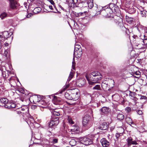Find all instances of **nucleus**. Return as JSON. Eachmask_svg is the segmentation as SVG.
Masks as SVG:
<instances>
[{
  "instance_id": "obj_1",
  "label": "nucleus",
  "mask_w": 147,
  "mask_h": 147,
  "mask_svg": "<svg viewBox=\"0 0 147 147\" xmlns=\"http://www.w3.org/2000/svg\"><path fill=\"white\" fill-rule=\"evenodd\" d=\"M86 77L88 81L89 87H91L90 85H94L96 84L99 83L98 81L102 79V76L100 73L95 72L86 75Z\"/></svg>"
},
{
  "instance_id": "obj_2",
  "label": "nucleus",
  "mask_w": 147,
  "mask_h": 147,
  "mask_svg": "<svg viewBox=\"0 0 147 147\" xmlns=\"http://www.w3.org/2000/svg\"><path fill=\"white\" fill-rule=\"evenodd\" d=\"M86 1L82 0H69V6L73 8L77 7L82 8L86 6L87 4Z\"/></svg>"
},
{
  "instance_id": "obj_3",
  "label": "nucleus",
  "mask_w": 147,
  "mask_h": 147,
  "mask_svg": "<svg viewBox=\"0 0 147 147\" xmlns=\"http://www.w3.org/2000/svg\"><path fill=\"white\" fill-rule=\"evenodd\" d=\"M98 139L94 136H92L90 138L84 137L81 140L83 144L88 145L92 144H96L98 143Z\"/></svg>"
},
{
  "instance_id": "obj_4",
  "label": "nucleus",
  "mask_w": 147,
  "mask_h": 147,
  "mask_svg": "<svg viewBox=\"0 0 147 147\" xmlns=\"http://www.w3.org/2000/svg\"><path fill=\"white\" fill-rule=\"evenodd\" d=\"M59 118L58 117L54 116L52 117V120L49 122V127L48 129L49 132H51L50 128L52 129L58 124L59 123Z\"/></svg>"
},
{
  "instance_id": "obj_5",
  "label": "nucleus",
  "mask_w": 147,
  "mask_h": 147,
  "mask_svg": "<svg viewBox=\"0 0 147 147\" xmlns=\"http://www.w3.org/2000/svg\"><path fill=\"white\" fill-rule=\"evenodd\" d=\"M82 54V50L81 49H80L79 50L75 49L74 53V57L73 59V61L72 62V68L75 69V61L74 57L76 58L80 57Z\"/></svg>"
},
{
  "instance_id": "obj_6",
  "label": "nucleus",
  "mask_w": 147,
  "mask_h": 147,
  "mask_svg": "<svg viewBox=\"0 0 147 147\" xmlns=\"http://www.w3.org/2000/svg\"><path fill=\"white\" fill-rule=\"evenodd\" d=\"M10 2V7L13 9H17L19 4L15 0H8Z\"/></svg>"
},
{
  "instance_id": "obj_7",
  "label": "nucleus",
  "mask_w": 147,
  "mask_h": 147,
  "mask_svg": "<svg viewBox=\"0 0 147 147\" xmlns=\"http://www.w3.org/2000/svg\"><path fill=\"white\" fill-rule=\"evenodd\" d=\"M100 111L101 115H107L110 112V110L108 107H104L100 109Z\"/></svg>"
},
{
  "instance_id": "obj_8",
  "label": "nucleus",
  "mask_w": 147,
  "mask_h": 147,
  "mask_svg": "<svg viewBox=\"0 0 147 147\" xmlns=\"http://www.w3.org/2000/svg\"><path fill=\"white\" fill-rule=\"evenodd\" d=\"M91 119L90 117L88 115H86L83 117L82 123L83 125L85 126L88 123Z\"/></svg>"
},
{
  "instance_id": "obj_9",
  "label": "nucleus",
  "mask_w": 147,
  "mask_h": 147,
  "mask_svg": "<svg viewBox=\"0 0 147 147\" xmlns=\"http://www.w3.org/2000/svg\"><path fill=\"white\" fill-rule=\"evenodd\" d=\"M109 7L112 11V13L117 12L118 10V7L115 4L111 3L109 5Z\"/></svg>"
},
{
  "instance_id": "obj_10",
  "label": "nucleus",
  "mask_w": 147,
  "mask_h": 147,
  "mask_svg": "<svg viewBox=\"0 0 147 147\" xmlns=\"http://www.w3.org/2000/svg\"><path fill=\"white\" fill-rule=\"evenodd\" d=\"M100 142L103 147H108L110 145L109 142L105 138L101 139Z\"/></svg>"
},
{
  "instance_id": "obj_11",
  "label": "nucleus",
  "mask_w": 147,
  "mask_h": 147,
  "mask_svg": "<svg viewBox=\"0 0 147 147\" xmlns=\"http://www.w3.org/2000/svg\"><path fill=\"white\" fill-rule=\"evenodd\" d=\"M102 9L105 10L108 16H109L110 14L112 13V11L109 7V5H107L102 7Z\"/></svg>"
},
{
  "instance_id": "obj_12",
  "label": "nucleus",
  "mask_w": 147,
  "mask_h": 147,
  "mask_svg": "<svg viewBox=\"0 0 147 147\" xmlns=\"http://www.w3.org/2000/svg\"><path fill=\"white\" fill-rule=\"evenodd\" d=\"M128 143V145L129 146L131 144H137L136 141L133 140L131 137H129L126 140Z\"/></svg>"
},
{
  "instance_id": "obj_13",
  "label": "nucleus",
  "mask_w": 147,
  "mask_h": 147,
  "mask_svg": "<svg viewBox=\"0 0 147 147\" xmlns=\"http://www.w3.org/2000/svg\"><path fill=\"white\" fill-rule=\"evenodd\" d=\"M98 128L100 129L105 130L108 128V126L107 123L104 122L100 124Z\"/></svg>"
},
{
  "instance_id": "obj_14",
  "label": "nucleus",
  "mask_w": 147,
  "mask_h": 147,
  "mask_svg": "<svg viewBox=\"0 0 147 147\" xmlns=\"http://www.w3.org/2000/svg\"><path fill=\"white\" fill-rule=\"evenodd\" d=\"M74 94H71L70 93L68 92H66L65 94V96L66 98L72 100L74 99L73 97L74 96Z\"/></svg>"
},
{
  "instance_id": "obj_15",
  "label": "nucleus",
  "mask_w": 147,
  "mask_h": 147,
  "mask_svg": "<svg viewBox=\"0 0 147 147\" xmlns=\"http://www.w3.org/2000/svg\"><path fill=\"white\" fill-rule=\"evenodd\" d=\"M80 129L79 127L77 125H73L71 127V130L72 132H75L76 133L79 132Z\"/></svg>"
},
{
  "instance_id": "obj_16",
  "label": "nucleus",
  "mask_w": 147,
  "mask_h": 147,
  "mask_svg": "<svg viewBox=\"0 0 147 147\" xmlns=\"http://www.w3.org/2000/svg\"><path fill=\"white\" fill-rule=\"evenodd\" d=\"M34 99L33 102L35 103L39 102L41 100V98L40 96H34L33 97Z\"/></svg>"
},
{
  "instance_id": "obj_17",
  "label": "nucleus",
  "mask_w": 147,
  "mask_h": 147,
  "mask_svg": "<svg viewBox=\"0 0 147 147\" xmlns=\"http://www.w3.org/2000/svg\"><path fill=\"white\" fill-rule=\"evenodd\" d=\"M16 104L14 103H8L7 104V105H5V108H7L8 109L13 108L16 107Z\"/></svg>"
},
{
  "instance_id": "obj_18",
  "label": "nucleus",
  "mask_w": 147,
  "mask_h": 147,
  "mask_svg": "<svg viewBox=\"0 0 147 147\" xmlns=\"http://www.w3.org/2000/svg\"><path fill=\"white\" fill-rule=\"evenodd\" d=\"M53 101L56 103L55 104H58L59 102H61V99L57 96H54L53 98Z\"/></svg>"
},
{
  "instance_id": "obj_19",
  "label": "nucleus",
  "mask_w": 147,
  "mask_h": 147,
  "mask_svg": "<svg viewBox=\"0 0 147 147\" xmlns=\"http://www.w3.org/2000/svg\"><path fill=\"white\" fill-rule=\"evenodd\" d=\"M10 35V33L8 32L7 31H5L3 32V35L5 39H7L11 35Z\"/></svg>"
},
{
  "instance_id": "obj_20",
  "label": "nucleus",
  "mask_w": 147,
  "mask_h": 147,
  "mask_svg": "<svg viewBox=\"0 0 147 147\" xmlns=\"http://www.w3.org/2000/svg\"><path fill=\"white\" fill-rule=\"evenodd\" d=\"M126 21L129 24L133 23L135 21V19L133 18L128 17L126 19Z\"/></svg>"
},
{
  "instance_id": "obj_21",
  "label": "nucleus",
  "mask_w": 147,
  "mask_h": 147,
  "mask_svg": "<svg viewBox=\"0 0 147 147\" xmlns=\"http://www.w3.org/2000/svg\"><path fill=\"white\" fill-rule=\"evenodd\" d=\"M117 118L119 120H121L124 119V116L121 113H119L117 115Z\"/></svg>"
},
{
  "instance_id": "obj_22",
  "label": "nucleus",
  "mask_w": 147,
  "mask_h": 147,
  "mask_svg": "<svg viewBox=\"0 0 147 147\" xmlns=\"http://www.w3.org/2000/svg\"><path fill=\"white\" fill-rule=\"evenodd\" d=\"M69 86V84H66V85L64 86L62 90L59 92V93L60 94H62L63 92Z\"/></svg>"
},
{
  "instance_id": "obj_23",
  "label": "nucleus",
  "mask_w": 147,
  "mask_h": 147,
  "mask_svg": "<svg viewBox=\"0 0 147 147\" xmlns=\"http://www.w3.org/2000/svg\"><path fill=\"white\" fill-rule=\"evenodd\" d=\"M69 144L71 146H74L76 145V141L74 139H71L69 142Z\"/></svg>"
},
{
  "instance_id": "obj_24",
  "label": "nucleus",
  "mask_w": 147,
  "mask_h": 147,
  "mask_svg": "<svg viewBox=\"0 0 147 147\" xmlns=\"http://www.w3.org/2000/svg\"><path fill=\"white\" fill-rule=\"evenodd\" d=\"M7 16V14L5 12H4L2 13L0 16V17L2 19H3Z\"/></svg>"
},
{
  "instance_id": "obj_25",
  "label": "nucleus",
  "mask_w": 147,
  "mask_h": 147,
  "mask_svg": "<svg viewBox=\"0 0 147 147\" xmlns=\"http://www.w3.org/2000/svg\"><path fill=\"white\" fill-rule=\"evenodd\" d=\"M129 95L133 98L136 96H139V94H137L135 92H132L131 91H130Z\"/></svg>"
},
{
  "instance_id": "obj_26",
  "label": "nucleus",
  "mask_w": 147,
  "mask_h": 147,
  "mask_svg": "<svg viewBox=\"0 0 147 147\" xmlns=\"http://www.w3.org/2000/svg\"><path fill=\"white\" fill-rule=\"evenodd\" d=\"M41 9L40 7H37L35 8L33 10V12L35 13H37L40 11Z\"/></svg>"
},
{
  "instance_id": "obj_27",
  "label": "nucleus",
  "mask_w": 147,
  "mask_h": 147,
  "mask_svg": "<svg viewBox=\"0 0 147 147\" xmlns=\"http://www.w3.org/2000/svg\"><path fill=\"white\" fill-rule=\"evenodd\" d=\"M126 121L129 124H132L133 123L132 119L129 117H127L126 118Z\"/></svg>"
},
{
  "instance_id": "obj_28",
  "label": "nucleus",
  "mask_w": 147,
  "mask_h": 147,
  "mask_svg": "<svg viewBox=\"0 0 147 147\" xmlns=\"http://www.w3.org/2000/svg\"><path fill=\"white\" fill-rule=\"evenodd\" d=\"M100 14H102V15L104 16H108V15H107V13L106 12L105 10V9H102V10L101 11H100Z\"/></svg>"
},
{
  "instance_id": "obj_29",
  "label": "nucleus",
  "mask_w": 147,
  "mask_h": 147,
  "mask_svg": "<svg viewBox=\"0 0 147 147\" xmlns=\"http://www.w3.org/2000/svg\"><path fill=\"white\" fill-rule=\"evenodd\" d=\"M92 89L94 90H101V88L100 85H95L94 87Z\"/></svg>"
},
{
  "instance_id": "obj_30",
  "label": "nucleus",
  "mask_w": 147,
  "mask_h": 147,
  "mask_svg": "<svg viewBox=\"0 0 147 147\" xmlns=\"http://www.w3.org/2000/svg\"><path fill=\"white\" fill-rule=\"evenodd\" d=\"M1 102L5 104H7L8 103H7V99L6 98H3L1 99Z\"/></svg>"
},
{
  "instance_id": "obj_31",
  "label": "nucleus",
  "mask_w": 147,
  "mask_h": 147,
  "mask_svg": "<svg viewBox=\"0 0 147 147\" xmlns=\"http://www.w3.org/2000/svg\"><path fill=\"white\" fill-rule=\"evenodd\" d=\"M135 9L133 7L131 8L128 10V12L130 14H133L135 12Z\"/></svg>"
},
{
  "instance_id": "obj_32",
  "label": "nucleus",
  "mask_w": 147,
  "mask_h": 147,
  "mask_svg": "<svg viewBox=\"0 0 147 147\" xmlns=\"http://www.w3.org/2000/svg\"><path fill=\"white\" fill-rule=\"evenodd\" d=\"M53 117L54 116L57 117V116H58L60 115V113L59 111H54L53 112Z\"/></svg>"
},
{
  "instance_id": "obj_33",
  "label": "nucleus",
  "mask_w": 147,
  "mask_h": 147,
  "mask_svg": "<svg viewBox=\"0 0 147 147\" xmlns=\"http://www.w3.org/2000/svg\"><path fill=\"white\" fill-rule=\"evenodd\" d=\"M118 130L120 134H121L123 133L124 131V130L123 128L121 127L118 128Z\"/></svg>"
},
{
  "instance_id": "obj_34",
  "label": "nucleus",
  "mask_w": 147,
  "mask_h": 147,
  "mask_svg": "<svg viewBox=\"0 0 147 147\" xmlns=\"http://www.w3.org/2000/svg\"><path fill=\"white\" fill-rule=\"evenodd\" d=\"M146 11H140V13L142 17H146Z\"/></svg>"
},
{
  "instance_id": "obj_35",
  "label": "nucleus",
  "mask_w": 147,
  "mask_h": 147,
  "mask_svg": "<svg viewBox=\"0 0 147 147\" xmlns=\"http://www.w3.org/2000/svg\"><path fill=\"white\" fill-rule=\"evenodd\" d=\"M5 39L3 36V35L0 34V41L1 42H3L5 40Z\"/></svg>"
},
{
  "instance_id": "obj_36",
  "label": "nucleus",
  "mask_w": 147,
  "mask_h": 147,
  "mask_svg": "<svg viewBox=\"0 0 147 147\" xmlns=\"http://www.w3.org/2000/svg\"><path fill=\"white\" fill-rule=\"evenodd\" d=\"M106 81H105V82H103L102 83L101 87L102 88H104L105 87H106L107 85V84H106Z\"/></svg>"
},
{
  "instance_id": "obj_37",
  "label": "nucleus",
  "mask_w": 147,
  "mask_h": 147,
  "mask_svg": "<svg viewBox=\"0 0 147 147\" xmlns=\"http://www.w3.org/2000/svg\"><path fill=\"white\" fill-rule=\"evenodd\" d=\"M147 97L145 96H141L140 95V99H144L146 100L147 99Z\"/></svg>"
},
{
  "instance_id": "obj_38",
  "label": "nucleus",
  "mask_w": 147,
  "mask_h": 147,
  "mask_svg": "<svg viewBox=\"0 0 147 147\" xmlns=\"http://www.w3.org/2000/svg\"><path fill=\"white\" fill-rule=\"evenodd\" d=\"M140 95H139V96H136L134 97L132 99L134 100L137 101L140 98Z\"/></svg>"
},
{
  "instance_id": "obj_39",
  "label": "nucleus",
  "mask_w": 147,
  "mask_h": 147,
  "mask_svg": "<svg viewBox=\"0 0 147 147\" xmlns=\"http://www.w3.org/2000/svg\"><path fill=\"white\" fill-rule=\"evenodd\" d=\"M52 142L53 143H56L57 142L58 139H51Z\"/></svg>"
},
{
  "instance_id": "obj_40",
  "label": "nucleus",
  "mask_w": 147,
  "mask_h": 147,
  "mask_svg": "<svg viewBox=\"0 0 147 147\" xmlns=\"http://www.w3.org/2000/svg\"><path fill=\"white\" fill-rule=\"evenodd\" d=\"M88 6L90 8H92L93 6V3L92 2H90L88 4Z\"/></svg>"
},
{
  "instance_id": "obj_41",
  "label": "nucleus",
  "mask_w": 147,
  "mask_h": 147,
  "mask_svg": "<svg viewBox=\"0 0 147 147\" xmlns=\"http://www.w3.org/2000/svg\"><path fill=\"white\" fill-rule=\"evenodd\" d=\"M131 109L130 107H127L126 108L125 110L128 112H129L131 111Z\"/></svg>"
},
{
  "instance_id": "obj_42",
  "label": "nucleus",
  "mask_w": 147,
  "mask_h": 147,
  "mask_svg": "<svg viewBox=\"0 0 147 147\" xmlns=\"http://www.w3.org/2000/svg\"><path fill=\"white\" fill-rule=\"evenodd\" d=\"M80 49H81L80 46V45H76L75 46V49L79 50Z\"/></svg>"
},
{
  "instance_id": "obj_43",
  "label": "nucleus",
  "mask_w": 147,
  "mask_h": 147,
  "mask_svg": "<svg viewBox=\"0 0 147 147\" xmlns=\"http://www.w3.org/2000/svg\"><path fill=\"white\" fill-rule=\"evenodd\" d=\"M136 111L138 114L139 115H142L143 113L142 111L141 110H136Z\"/></svg>"
},
{
  "instance_id": "obj_44",
  "label": "nucleus",
  "mask_w": 147,
  "mask_h": 147,
  "mask_svg": "<svg viewBox=\"0 0 147 147\" xmlns=\"http://www.w3.org/2000/svg\"><path fill=\"white\" fill-rule=\"evenodd\" d=\"M40 104H41L43 105H45L46 103V102L43 100H41L39 102Z\"/></svg>"
},
{
  "instance_id": "obj_45",
  "label": "nucleus",
  "mask_w": 147,
  "mask_h": 147,
  "mask_svg": "<svg viewBox=\"0 0 147 147\" xmlns=\"http://www.w3.org/2000/svg\"><path fill=\"white\" fill-rule=\"evenodd\" d=\"M8 53V51L6 50L3 53V55L6 58H7V54Z\"/></svg>"
},
{
  "instance_id": "obj_46",
  "label": "nucleus",
  "mask_w": 147,
  "mask_h": 147,
  "mask_svg": "<svg viewBox=\"0 0 147 147\" xmlns=\"http://www.w3.org/2000/svg\"><path fill=\"white\" fill-rule=\"evenodd\" d=\"M143 42L144 45H147V38L143 39Z\"/></svg>"
},
{
  "instance_id": "obj_47",
  "label": "nucleus",
  "mask_w": 147,
  "mask_h": 147,
  "mask_svg": "<svg viewBox=\"0 0 147 147\" xmlns=\"http://www.w3.org/2000/svg\"><path fill=\"white\" fill-rule=\"evenodd\" d=\"M120 134L119 133H117L115 134V136L116 137L117 139H118L119 137L120 136Z\"/></svg>"
},
{
  "instance_id": "obj_48",
  "label": "nucleus",
  "mask_w": 147,
  "mask_h": 147,
  "mask_svg": "<svg viewBox=\"0 0 147 147\" xmlns=\"http://www.w3.org/2000/svg\"><path fill=\"white\" fill-rule=\"evenodd\" d=\"M73 76H74L73 73L72 72H71L69 77H70L71 78H73Z\"/></svg>"
},
{
  "instance_id": "obj_49",
  "label": "nucleus",
  "mask_w": 147,
  "mask_h": 147,
  "mask_svg": "<svg viewBox=\"0 0 147 147\" xmlns=\"http://www.w3.org/2000/svg\"><path fill=\"white\" fill-rule=\"evenodd\" d=\"M135 73V74L137 76H140V72L139 71H136Z\"/></svg>"
},
{
  "instance_id": "obj_50",
  "label": "nucleus",
  "mask_w": 147,
  "mask_h": 147,
  "mask_svg": "<svg viewBox=\"0 0 147 147\" xmlns=\"http://www.w3.org/2000/svg\"><path fill=\"white\" fill-rule=\"evenodd\" d=\"M49 1L51 4L54 6L55 4L54 1L53 0H49Z\"/></svg>"
},
{
  "instance_id": "obj_51",
  "label": "nucleus",
  "mask_w": 147,
  "mask_h": 147,
  "mask_svg": "<svg viewBox=\"0 0 147 147\" xmlns=\"http://www.w3.org/2000/svg\"><path fill=\"white\" fill-rule=\"evenodd\" d=\"M21 109L23 111H25V110H27V108L26 107L24 108H21Z\"/></svg>"
},
{
  "instance_id": "obj_52",
  "label": "nucleus",
  "mask_w": 147,
  "mask_h": 147,
  "mask_svg": "<svg viewBox=\"0 0 147 147\" xmlns=\"http://www.w3.org/2000/svg\"><path fill=\"white\" fill-rule=\"evenodd\" d=\"M69 122L70 124H72L74 123V121H73L71 119L69 120Z\"/></svg>"
},
{
  "instance_id": "obj_53",
  "label": "nucleus",
  "mask_w": 147,
  "mask_h": 147,
  "mask_svg": "<svg viewBox=\"0 0 147 147\" xmlns=\"http://www.w3.org/2000/svg\"><path fill=\"white\" fill-rule=\"evenodd\" d=\"M49 8L50 9H51L52 10H53V6L52 5H49Z\"/></svg>"
},
{
  "instance_id": "obj_54",
  "label": "nucleus",
  "mask_w": 147,
  "mask_h": 147,
  "mask_svg": "<svg viewBox=\"0 0 147 147\" xmlns=\"http://www.w3.org/2000/svg\"><path fill=\"white\" fill-rule=\"evenodd\" d=\"M4 45L5 47H7L8 46L9 44L7 42H5L4 43Z\"/></svg>"
},
{
  "instance_id": "obj_55",
  "label": "nucleus",
  "mask_w": 147,
  "mask_h": 147,
  "mask_svg": "<svg viewBox=\"0 0 147 147\" xmlns=\"http://www.w3.org/2000/svg\"><path fill=\"white\" fill-rule=\"evenodd\" d=\"M9 80L10 81V84H11V83H12V81H13V80H12V79H11V78H10L9 79Z\"/></svg>"
},
{
  "instance_id": "obj_56",
  "label": "nucleus",
  "mask_w": 147,
  "mask_h": 147,
  "mask_svg": "<svg viewBox=\"0 0 147 147\" xmlns=\"http://www.w3.org/2000/svg\"><path fill=\"white\" fill-rule=\"evenodd\" d=\"M72 78H70V77H68V79H67V81H69L71 80V79Z\"/></svg>"
},
{
  "instance_id": "obj_57",
  "label": "nucleus",
  "mask_w": 147,
  "mask_h": 147,
  "mask_svg": "<svg viewBox=\"0 0 147 147\" xmlns=\"http://www.w3.org/2000/svg\"><path fill=\"white\" fill-rule=\"evenodd\" d=\"M76 95L77 96L76 97L78 98V92H76Z\"/></svg>"
},
{
  "instance_id": "obj_58",
  "label": "nucleus",
  "mask_w": 147,
  "mask_h": 147,
  "mask_svg": "<svg viewBox=\"0 0 147 147\" xmlns=\"http://www.w3.org/2000/svg\"><path fill=\"white\" fill-rule=\"evenodd\" d=\"M1 42H0V49H1Z\"/></svg>"
},
{
  "instance_id": "obj_59",
  "label": "nucleus",
  "mask_w": 147,
  "mask_h": 147,
  "mask_svg": "<svg viewBox=\"0 0 147 147\" xmlns=\"http://www.w3.org/2000/svg\"><path fill=\"white\" fill-rule=\"evenodd\" d=\"M96 8V12L99 11H98V9H98V8Z\"/></svg>"
},
{
  "instance_id": "obj_60",
  "label": "nucleus",
  "mask_w": 147,
  "mask_h": 147,
  "mask_svg": "<svg viewBox=\"0 0 147 147\" xmlns=\"http://www.w3.org/2000/svg\"><path fill=\"white\" fill-rule=\"evenodd\" d=\"M117 96L119 97V96L118 95H113V96Z\"/></svg>"
},
{
  "instance_id": "obj_61",
  "label": "nucleus",
  "mask_w": 147,
  "mask_h": 147,
  "mask_svg": "<svg viewBox=\"0 0 147 147\" xmlns=\"http://www.w3.org/2000/svg\"><path fill=\"white\" fill-rule=\"evenodd\" d=\"M60 7L62 9H63V8L61 6H60Z\"/></svg>"
},
{
  "instance_id": "obj_62",
  "label": "nucleus",
  "mask_w": 147,
  "mask_h": 147,
  "mask_svg": "<svg viewBox=\"0 0 147 147\" xmlns=\"http://www.w3.org/2000/svg\"><path fill=\"white\" fill-rule=\"evenodd\" d=\"M82 80H81L79 81V82H80L81 83L82 82Z\"/></svg>"
},
{
  "instance_id": "obj_63",
  "label": "nucleus",
  "mask_w": 147,
  "mask_h": 147,
  "mask_svg": "<svg viewBox=\"0 0 147 147\" xmlns=\"http://www.w3.org/2000/svg\"><path fill=\"white\" fill-rule=\"evenodd\" d=\"M132 147H137V146H133Z\"/></svg>"
},
{
  "instance_id": "obj_64",
  "label": "nucleus",
  "mask_w": 147,
  "mask_h": 147,
  "mask_svg": "<svg viewBox=\"0 0 147 147\" xmlns=\"http://www.w3.org/2000/svg\"><path fill=\"white\" fill-rule=\"evenodd\" d=\"M137 103H138H138H136V106H137Z\"/></svg>"
}]
</instances>
